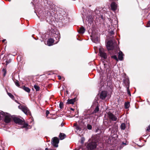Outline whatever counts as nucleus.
Returning a JSON list of instances; mask_svg holds the SVG:
<instances>
[{
  "instance_id": "f257e3e1",
  "label": "nucleus",
  "mask_w": 150,
  "mask_h": 150,
  "mask_svg": "<svg viewBox=\"0 0 150 150\" xmlns=\"http://www.w3.org/2000/svg\"><path fill=\"white\" fill-rule=\"evenodd\" d=\"M50 34L52 35V37H54L55 39L57 40V41L55 42L57 43L59 41V34L58 32L56 31V29H53L51 28V29H49Z\"/></svg>"
},
{
  "instance_id": "f03ea898",
  "label": "nucleus",
  "mask_w": 150,
  "mask_h": 150,
  "mask_svg": "<svg viewBox=\"0 0 150 150\" xmlns=\"http://www.w3.org/2000/svg\"><path fill=\"white\" fill-rule=\"evenodd\" d=\"M96 147V143L94 142H89L87 145L88 150H92L95 149Z\"/></svg>"
},
{
  "instance_id": "7ed1b4c3",
  "label": "nucleus",
  "mask_w": 150,
  "mask_h": 150,
  "mask_svg": "<svg viewBox=\"0 0 150 150\" xmlns=\"http://www.w3.org/2000/svg\"><path fill=\"white\" fill-rule=\"evenodd\" d=\"M99 53L100 56L104 59H106L107 57V54L104 52L103 49L100 47L99 49Z\"/></svg>"
},
{
  "instance_id": "20e7f679",
  "label": "nucleus",
  "mask_w": 150,
  "mask_h": 150,
  "mask_svg": "<svg viewBox=\"0 0 150 150\" xmlns=\"http://www.w3.org/2000/svg\"><path fill=\"white\" fill-rule=\"evenodd\" d=\"M19 109L22 110L26 115H28L30 113V111L28 108L25 106L19 105L18 106Z\"/></svg>"
},
{
  "instance_id": "39448f33",
  "label": "nucleus",
  "mask_w": 150,
  "mask_h": 150,
  "mask_svg": "<svg viewBox=\"0 0 150 150\" xmlns=\"http://www.w3.org/2000/svg\"><path fill=\"white\" fill-rule=\"evenodd\" d=\"M106 46L107 49L109 50H113L114 48V45L113 41H109L107 43Z\"/></svg>"
},
{
  "instance_id": "423d86ee",
  "label": "nucleus",
  "mask_w": 150,
  "mask_h": 150,
  "mask_svg": "<svg viewBox=\"0 0 150 150\" xmlns=\"http://www.w3.org/2000/svg\"><path fill=\"white\" fill-rule=\"evenodd\" d=\"M3 117H4V121L7 123L9 122L11 120V117L10 114L7 113H5L3 115Z\"/></svg>"
},
{
  "instance_id": "0eeeda50",
  "label": "nucleus",
  "mask_w": 150,
  "mask_h": 150,
  "mask_svg": "<svg viewBox=\"0 0 150 150\" xmlns=\"http://www.w3.org/2000/svg\"><path fill=\"white\" fill-rule=\"evenodd\" d=\"M107 114L108 118L111 120L116 121L117 120V117L111 112H109Z\"/></svg>"
},
{
  "instance_id": "6e6552de",
  "label": "nucleus",
  "mask_w": 150,
  "mask_h": 150,
  "mask_svg": "<svg viewBox=\"0 0 150 150\" xmlns=\"http://www.w3.org/2000/svg\"><path fill=\"white\" fill-rule=\"evenodd\" d=\"M52 145L55 147H57L58 146V144L59 143V140L58 138L57 137H54L53 138L52 140Z\"/></svg>"
},
{
  "instance_id": "1a4fd4ad",
  "label": "nucleus",
  "mask_w": 150,
  "mask_h": 150,
  "mask_svg": "<svg viewBox=\"0 0 150 150\" xmlns=\"http://www.w3.org/2000/svg\"><path fill=\"white\" fill-rule=\"evenodd\" d=\"M56 40L51 38L48 39L47 42V45L49 46H50L54 44H56L57 43L55 42L57 41V40L56 39Z\"/></svg>"
},
{
  "instance_id": "9d476101",
  "label": "nucleus",
  "mask_w": 150,
  "mask_h": 150,
  "mask_svg": "<svg viewBox=\"0 0 150 150\" xmlns=\"http://www.w3.org/2000/svg\"><path fill=\"white\" fill-rule=\"evenodd\" d=\"M111 10L113 11H115L117 9V4L115 2H113L111 4Z\"/></svg>"
},
{
  "instance_id": "9b49d317",
  "label": "nucleus",
  "mask_w": 150,
  "mask_h": 150,
  "mask_svg": "<svg viewBox=\"0 0 150 150\" xmlns=\"http://www.w3.org/2000/svg\"><path fill=\"white\" fill-rule=\"evenodd\" d=\"M14 121L15 123L19 125H21L23 124V122L22 120L17 117L14 118Z\"/></svg>"
},
{
  "instance_id": "f8f14e48",
  "label": "nucleus",
  "mask_w": 150,
  "mask_h": 150,
  "mask_svg": "<svg viewBox=\"0 0 150 150\" xmlns=\"http://www.w3.org/2000/svg\"><path fill=\"white\" fill-rule=\"evenodd\" d=\"M107 95V93L106 91H102L100 94V98L102 99H104L106 97Z\"/></svg>"
},
{
  "instance_id": "ddd939ff",
  "label": "nucleus",
  "mask_w": 150,
  "mask_h": 150,
  "mask_svg": "<svg viewBox=\"0 0 150 150\" xmlns=\"http://www.w3.org/2000/svg\"><path fill=\"white\" fill-rule=\"evenodd\" d=\"M123 54L122 51H120L118 53V59L120 60H122L123 59Z\"/></svg>"
},
{
  "instance_id": "4468645a",
  "label": "nucleus",
  "mask_w": 150,
  "mask_h": 150,
  "mask_svg": "<svg viewBox=\"0 0 150 150\" xmlns=\"http://www.w3.org/2000/svg\"><path fill=\"white\" fill-rule=\"evenodd\" d=\"M92 40L94 42L98 43L99 42V39L98 37H94L92 39Z\"/></svg>"
},
{
  "instance_id": "2eb2a0df",
  "label": "nucleus",
  "mask_w": 150,
  "mask_h": 150,
  "mask_svg": "<svg viewBox=\"0 0 150 150\" xmlns=\"http://www.w3.org/2000/svg\"><path fill=\"white\" fill-rule=\"evenodd\" d=\"M75 102V99H68L67 100V103L68 104H73Z\"/></svg>"
},
{
  "instance_id": "dca6fc26",
  "label": "nucleus",
  "mask_w": 150,
  "mask_h": 150,
  "mask_svg": "<svg viewBox=\"0 0 150 150\" xmlns=\"http://www.w3.org/2000/svg\"><path fill=\"white\" fill-rule=\"evenodd\" d=\"M74 126L75 127V128L76 129V132H77L78 131H80L81 130V128L79 127V126H78L77 124H74Z\"/></svg>"
},
{
  "instance_id": "f3484780",
  "label": "nucleus",
  "mask_w": 150,
  "mask_h": 150,
  "mask_svg": "<svg viewBox=\"0 0 150 150\" xmlns=\"http://www.w3.org/2000/svg\"><path fill=\"white\" fill-rule=\"evenodd\" d=\"M85 31V29L83 27H81L80 28L79 32V33L83 34V33Z\"/></svg>"
},
{
  "instance_id": "a211bd4d",
  "label": "nucleus",
  "mask_w": 150,
  "mask_h": 150,
  "mask_svg": "<svg viewBox=\"0 0 150 150\" xmlns=\"http://www.w3.org/2000/svg\"><path fill=\"white\" fill-rule=\"evenodd\" d=\"M66 135L65 134L63 133H60L59 135V137L60 139L62 140L64 139Z\"/></svg>"
},
{
  "instance_id": "6ab92c4d",
  "label": "nucleus",
  "mask_w": 150,
  "mask_h": 150,
  "mask_svg": "<svg viewBox=\"0 0 150 150\" xmlns=\"http://www.w3.org/2000/svg\"><path fill=\"white\" fill-rule=\"evenodd\" d=\"M22 89L28 93L30 91V89L29 88L25 86H23L22 87Z\"/></svg>"
},
{
  "instance_id": "aec40b11",
  "label": "nucleus",
  "mask_w": 150,
  "mask_h": 150,
  "mask_svg": "<svg viewBox=\"0 0 150 150\" xmlns=\"http://www.w3.org/2000/svg\"><path fill=\"white\" fill-rule=\"evenodd\" d=\"M4 115V112L0 110V120L3 117V115Z\"/></svg>"
},
{
  "instance_id": "412c9836",
  "label": "nucleus",
  "mask_w": 150,
  "mask_h": 150,
  "mask_svg": "<svg viewBox=\"0 0 150 150\" xmlns=\"http://www.w3.org/2000/svg\"><path fill=\"white\" fill-rule=\"evenodd\" d=\"M99 110V108L98 107V106H97L96 108H95V110L93 112V113H96L98 112Z\"/></svg>"
},
{
  "instance_id": "4be33fe9",
  "label": "nucleus",
  "mask_w": 150,
  "mask_h": 150,
  "mask_svg": "<svg viewBox=\"0 0 150 150\" xmlns=\"http://www.w3.org/2000/svg\"><path fill=\"white\" fill-rule=\"evenodd\" d=\"M129 102H126L125 103V107L126 109H127L129 107Z\"/></svg>"
},
{
  "instance_id": "5701e85b",
  "label": "nucleus",
  "mask_w": 150,
  "mask_h": 150,
  "mask_svg": "<svg viewBox=\"0 0 150 150\" xmlns=\"http://www.w3.org/2000/svg\"><path fill=\"white\" fill-rule=\"evenodd\" d=\"M125 123H122L121 125V129L124 130L125 129Z\"/></svg>"
},
{
  "instance_id": "b1692460",
  "label": "nucleus",
  "mask_w": 150,
  "mask_h": 150,
  "mask_svg": "<svg viewBox=\"0 0 150 150\" xmlns=\"http://www.w3.org/2000/svg\"><path fill=\"white\" fill-rule=\"evenodd\" d=\"M7 94L8 96L12 99L13 100L14 98V97L13 95L11 93H8Z\"/></svg>"
},
{
  "instance_id": "393cba45",
  "label": "nucleus",
  "mask_w": 150,
  "mask_h": 150,
  "mask_svg": "<svg viewBox=\"0 0 150 150\" xmlns=\"http://www.w3.org/2000/svg\"><path fill=\"white\" fill-rule=\"evenodd\" d=\"M34 87L36 91H38L40 90V88L39 87V86H37L35 85H34Z\"/></svg>"
},
{
  "instance_id": "a878e982",
  "label": "nucleus",
  "mask_w": 150,
  "mask_h": 150,
  "mask_svg": "<svg viewBox=\"0 0 150 150\" xmlns=\"http://www.w3.org/2000/svg\"><path fill=\"white\" fill-rule=\"evenodd\" d=\"M111 57L114 59H115L117 61H118L117 57L116 55H113Z\"/></svg>"
},
{
  "instance_id": "bb28decb",
  "label": "nucleus",
  "mask_w": 150,
  "mask_h": 150,
  "mask_svg": "<svg viewBox=\"0 0 150 150\" xmlns=\"http://www.w3.org/2000/svg\"><path fill=\"white\" fill-rule=\"evenodd\" d=\"M15 84L16 85V86H17L19 87L20 86L19 84V82L18 81H16L15 82Z\"/></svg>"
},
{
  "instance_id": "cd10ccee",
  "label": "nucleus",
  "mask_w": 150,
  "mask_h": 150,
  "mask_svg": "<svg viewBox=\"0 0 150 150\" xmlns=\"http://www.w3.org/2000/svg\"><path fill=\"white\" fill-rule=\"evenodd\" d=\"M87 128L89 129H92V126L91 125H87Z\"/></svg>"
},
{
  "instance_id": "c85d7f7f",
  "label": "nucleus",
  "mask_w": 150,
  "mask_h": 150,
  "mask_svg": "<svg viewBox=\"0 0 150 150\" xmlns=\"http://www.w3.org/2000/svg\"><path fill=\"white\" fill-rule=\"evenodd\" d=\"M59 105L60 108H62L63 106V103L61 102L60 103H59Z\"/></svg>"
},
{
  "instance_id": "c756f323",
  "label": "nucleus",
  "mask_w": 150,
  "mask_h": 150,
  "mask_svg": "<svg viewBox=\"0 0 150 150\" xmlns=\"http://www.w3.org/2000/svg\"><path fill=\"white\" fill-rule=\"evenodd\" d=\"M11 62V60H9L8 61H6V65H7L8 64H9V63H10Z\"/></svg>"
},
{
  "instance_id": "7c9ffc66",
  "label": "nucleus",
  "mask_w": 150,
  "mask_h": 150,
  "mask_svg": "<svg viewBox=\"0 0 150 150\" xmlns=\"http://www.w3.org/2000/svg\"><path fill=\"white\" fill-rule=\"evenodd\" d=\"M147 27H150V21H149L148 22V23H147V25L146 26Z\"/></svg>"
},
{
  "instance_id": "2f4dec72",
  "label": "nucleus",
  "mask_w": 150,
  "mask_h": 150,
  "mask_svg": "<svg viewBox=\"0 0 150 150\" xmlns=\"http://www.w3.org/2000/svg\"><path fill=\"white\" fill-rule=\"evenodd\" d=\"M2 72L3 73H6V70L5 69H3L2 70Z\"/></svg>"
},
{
  "instance_id": "473e14b6",
  "label": "nucleus",
  "mask_w": 150,
  "mask_h": 150,
  "mask_svg": "<svg viewBox=\"0 0 150 150\" xmlns=\"http://www.w3.org/2000/svg\"><path fill=\"white\" fill-rule=\"evenodd\" d=\"M150 130V125L148 126V127L147 128L146 130L147 131H149Z\"/></svg>"
},
{
  "instance_id": "72a5a7b5",
  "label": "nucleus",
  "mask_w": 150,
  "mask_h": 150,
  "mask_svg": "<svg viewBox=\"0 0 150 150\" xmlns=\"http://www.w3.org/2000/svg\"><path fill=\"white\" fill-rule=\"evenodd\" d=\"M49 113H50V112L49 111H48L47 110L46 111V115L47 116L49 114Z\"/></svg>"
},
{
  "instance_id": "f704fd0d",
  "label": "nucleus",
  "mask_w": 150,
  "mask_h": 150,
  "mask_svg": "<svg viewBox=\"0 0 150 150\" xmlns=\"http://www.w3.org/2000/svg\"><path fill=\"white\" fill-rule=\"evenodd\" d=\"M127 93L130 96H131V94H130V92L128 90H127Z\"/></svg>"
},
{
  "instance_id": "c9c22d12",
  "label": "nucleus",
  "mask_w": 150,
  "mask_h": 150,
  "mask_svg": "<svg viewBox=\"0 0 150 150\" xmlns=\"http://www.w3.org/2000/svg\"><path fill=\"white\" fill-rule=\"evenodd\" d=\"M58 78L60 80L61 79V77L60 76H58Z\"/></svg>"
},
{
  "instance_id": "e433bc0d",
  "label": "nucleus",
  "mask_w": 150,
  "mask_h": 150,
  "mask_svg": "<svg viewBox=\"0 0 150 150\" xmlns=\"http://www.w3.org/2000/svg\"><path fill=\"white\" fill-rule=\"evenodd\" d=\"M28 126V125L27 124H25L24 125V127H27Z\"/></svg>"
},
{
  "instance_id": "4c0bfd02",
  "label": "nucleus",
  "mask_w": 150,
  "mask_h": 150,
  "mask_svg": "<svg viewBox=\"0 0 150 150\" xmlns=\"http://www.w3.org/2000/svg\"><path fill=\"white\" fill-rule=\"evenodd\" d=\"M84 140L83 139H82L81 140V143L83 144L84 142Z\"/></svg>"
},
{
  "instance_id": "58836bf2",
  "label": "nucleus",
  "mask_w": 150,
  "mask_h": 150,
  "mask_svg": "<svg viewBox=\"0 0 150 150\" xmlns=\"http://www.w3.org/2000/svg\"><path fill=\"white\" fill-rule=\"evenodd\" d=\"M6 74V73H3V76L4 77Z\"/></svg>"
},
{
  "instance_id": "ea45409f",
  "label": "nucleus",
  "mask_w": 150,
  "mask_h": 150,
  "mask_svg": "<svg viewBox=\"0 0 150 150\" xmlns=\"http://www.w3.org/2000/svg\"><path fill=\"white\" fill-rule=\"evenodd\" d=\"M6 40L5 39H4L2 40V42H4Z\"/></svg>"
},
{
  "instance_id": "a19ab883",
  "label": "nucleus",
  "mask_w": 150,
  "mask_h": 150,
  "mask_svg": "<svg viewBox=\"0 0 150 150\" xmlns=\"http://www.w3.org/2000/svg\"><path fill=\"white\" fill-rule=\"evenodd\" d=\"M45 150H48V148H46L45 149Z\"/></svg>"
},
{
  "instance_id": "79ce46f5",
  "label": "nucleus",
  "mask_w": 150,
  "mask_h": 150,
  "mask_svg": "<svg viewBox=\"0 0 150 150\" xmlns=\"http://www.w3.org/2000/svg\"><path fill=\"white\" fill-rule=\"evenodd\" d=\"M122 144H125V145H126V144H126L124 143L123 142V143H122Z\"/></svg>"
},
{
  "instance_id": "37998d69",
  "label": "nucleus",
  "mask_w": 150,
  "mask_h": 150,
  "mask_svg": "<svg viewBox=\"0 0 150 150\" xmlns=\"http://www.w3.org/2000/svg\"><path fill=\"white\" fill-rule=\"evenodd\" d=\"M15 100L16 102L17 103H18V101L17 100Z\"/></svg>"
},
{
  "instance_id": "c03bdc74",
  "label": "nucleus",
  "mask_w": 150,
  "mask_h": 150,
  "mask_svg": "<svg viewBox=\"0 0 150 150\" xmlns=\"http://www.w3.org/2000/svg\"><path fill=\"white\" fill-rule=\"evenodd\" d=\"M71 110H74V109H73V108H71Z\"/></svg>"
},
{
  "instance_id": "a18cd8bd",
  "label": "nucleus",
  "mask_w": 150,
  "mask_h": 150,
  "mask_svg": "<svg viewBox=\"0 0 150 150\" xmlns=\"http://www.w3.org/2000/svg\"><path fill=\"white\" fill-rule=\"evenodd\" d=\"M11 1V0H8V1L9 2H10Z\"/></svg>"
},
{
  "instance_id": "49530a36",
  "label": "nucleus",
  "mask_w": 150,
  "mask_h": 150,
  "mask_svg": "<svg viewBox=\"0 0 150 150\" xmlns=\"http://www.w3.org/2000/svg\"><path fill=\"white\" fill-rule=\"evenodd\" d=\"M61 125H62V126H63V125H62V124H61Z\"/></svg>"
}]
</instances>
